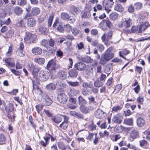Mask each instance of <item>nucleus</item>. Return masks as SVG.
Wrapping results in <instances>:
<instances>
[{
  "mask_svg": "<svg viewBox=\"0 0 150 150\" xmlns=\"http://www.w3.org/2000/svg\"><path fill=\"white\" fill-rule=\"evenodd\" d=\"M86 67L85 64L82 62H78L75 65V67L79 71L84 70L85 69Z\"/></svg>",
  "mask_w": 150,
  "mask_h": 150,
  "instance_id": "12",
  "label": "nucleus"
},
{
  "mask_svg": "<svg viewBox=\"0 0 150 150\" xmlns=\"http://www.w3.org/2000/svg\"><path fill=\"white\" fill-rule=\"evenodd\" d=\"M112 69V64H107L106 66L104 71L108 74V76L109 75V72Z\"/></svg>",
  "mask_w": 150,
  "mask_h": 150,
  "instance_id": "26",
  "label": "nucleus"
},
{
  "mask_svg": "<svg viewBox=\"0 0 150 150\" xmlns=\"http://www.w3.org/2000/svg\"><path fill=\"white\" fill-rule=\"evenodd\" d=\"M80 32V30L77 28H74L72 30V32L75 35H78Z\"/></svg>",
  "mask_w": 150,
  "mask_h": 150,
  "instance_id": "47",
  "label": "nucleus"
},
{
  "mask_svg": "<svg viewBox=\"0 0 150 150\" xmlns=\"http://www.w3.org/2000/svg\"><path fill=\"white\" fill-rule=\"evenodd\" d=\"M33 93L41 94L42 92L41 90L39 88L38 86L35 84V82L33 81Z\"/></svg>",
  "mask_w": 150,
  "mask_h": 150,
  "instance_id": "17",
  "label": "nucleus"
},
{
  "mask_svg": "<svg viewBox=\"0 0 150 150\" xmlns=\"http://www.w3.org/2000/svg\"><path fill=\"white\" fill-rule=\"evenodd\" d=\"M58 148L62 150H65L66 149V147L64 144L61 142H59L57 143Z\"/></svg>",
  "mask_w": 150,
  "mask_h": 150,
  "instance_id": "43",
  "label": "nucleus"
},
{
  "mask_svg": "<svg viewBox=\"0 0 150 150\" xmlns=\"http://www.w3.org/2000/svg\"><path fill=\"white\" fill-rule=\"evenodd\" d=\"M39 98L38 100L39 101L42 100V98L44 100L46 103V105L47 106H50L52 103V101L51 99L49 97L47 94H39Z\"/></svg>",
  "mask_w": 150,
  "mask_h": 150,
  "instance_id": "6",
  "label": "nucleus"
},
{
  "mask_svg": "<svg viewBox=\"0 0 150 150\" xmlns=\"http://www.w3.org/2000/svg\"><path fill=\"white\" fill-rule=\"evenodd\" d=\"M39 32L41 34L46 35L48 32V30L47 28L41 26L39 29Z\"/></svg>",
  "mask_w": 150,
  "mask_h": 150,
  "instance_id": "34",
  "label": "nucleus"
},
{
  "mask_svg": "<svg viewBox=\"0 0 150 150\" xmlns=\"http://www.w3.org/2000/svg\"><path fill=\"white\" fill-rule=\"evenodd\" d=\"M113 79L112 78H110L106 83V85L108 86H110L113 82Z\"/></svg>",
  "mask_w": 150,
  "mask_h": 150,
  "instance_id": "63",
  "label": "nucleus"
},
{
  "mask_svg": "<svg viewBox=\"0 0 150 150\" xmlns=\"http://www.w3.org/2000/svg\"><path fill=\"white\" fill-rule=\"evenodd\" d=\"M93 134L89 133L87 137L86 136V139L88 140L91 141V140L93 139Z\"/></svg>",
  "mask_w": 150,
  "mask_h": 150,
  "instance_id": "62",
  "label": "nucleus"
},
{
  "mask_svg": "<svg viewBox=\"0 0 150 150\" xmlns=\"http://www.w3.org/2000/svg\"><path fill=\"white\" fill-rule=\"evenodd\" d=\"M137 123L138 126L139 127H142L145 124L144 120L142 118L139 117L137 120Z\"/></svg>",
  "mask_w": 150,
  "mask_h": 150,
  "instance_id": "25",
  "label": "nucleus"
},
{
  "mask_svg": "<svg viewBox=\"0 0 150 150\" xmlns=\"http://www.w3.org/2000/svg\"><path fill=\"white\" fill-rule=\"evenodd\" d=\"M114 10L118 12L121 13L124 11L123 7L119 4H117L114 6Z\"/></svg>",
  "mask_w": 150,
  "mask_h": 150,
  "instance_id": "19",
  "label": "nucleus"
},
{
  "mask_svg": "<svg viewBox=\"0 0 150 150\" xmlns=\"http://www.w3.org/2000/svg\"><path fill=\"white\" fill-rule=\"evenodd\" d=\"M69 15L66 13L63 12L61 13V17L62 19L64 20H67L69 18Z\"/></svg>",
  "mask_w": 150,
  "mask_h": 150,
  "instance_id": "33",
  "label": "nucleus"
},
{
  "mask_svg": "<svg viewBox=\"0 0 150 150\" xmlns=\"http://www.w3.org/2000/svg\"><path fill=\"white\" fill-rule=\"evenodd\" d=\"M122 108V107L119 106L114 107L112 108V112H117L118 110H121Z\"/></svg>",
  "mask_w": 150,
  "mask_h": 150,
  "instance_id": "58",
  "label": "nucleus"
},
{
  "mask_svg": "<svg viewBox=\"0 0 150 150\" xmlns=\"http://www.w3.org/2000/svg\"><path fill=\"white\" fill-rule=\"evenodd\" d=\"M14 11L16 15L19 16L23 13V10L19 6H16L14 9Z\"/></svg>",
  "mask_w": 150,
  "mask_h": 150,
  "instance_id": "22",
  "label": "nucleus"
},
{
  "mask_svg": "<svg viewBox=\"0 0 150 150\" xmlns=\"http://www.w3.org/2000/svg\"><path fill=\"white\" fill-rule=\"evenodd\" d=\"M14 108L13 104L9 103L7 106L5 107V110L9 113V112H12L13 111Z\"/></svg>",
  "mask_w": 150,
  "mask_h": 150,
  "instance_id": "27",
  "label": "nucleus"
},
{
  "mask_svg": "<svg viewBox=\"0 0 150 150\" xmlns=\"http://www.w3.org/2000/svg\"><path fill=\"white\" fill-rule=\"evenodd\" d=\"M58 101L61 103H64L67 100V97L66 94H58L57 97Z\"/></svg>",
  "mask_w": 150,
  "mask_h": 150,
  "instance_id": "11",
  "label": "nucleus"
},
{
  "mask_svg": "<svg viewBox=\"0 0 150 150\" xmlns=\"http://www.w3.org/2000/svg\"><path fill=\"white\" fill-rule=\"evenodd\" d=\"M124 123L128 125H132L133 124V119L132 118H128L125 120Z\"/></svg>",
  "mask_w": 150,
  "mask_h": 150,
  "instance_id": "35",
  "label": "nucleus"
},
{
  "mask_svg": "<svg viewBox=\"0 0 150 150\" xmlns=\"http://www.w3.org/2000/svg\"><path fill=\"white\" fill-rule=\"evenodd\" d=\"M17 25L18 26L23 27L25 26V23L23 20H21L17 23Z\"/></svg>",
  "mask_w": 150,
  "mask_h": 150,
  "instance_id": "60",
  "label": "nucleus"
},
{
  "mask_svg": "<svg viewBox=\"0 0 150 150\" xmlns=\"http://www.w3.org/2000/svg\"><path fill=\"white\" fill-rule=\"evenodd\" d=\"M130 137L133 140L139 137V132L136 127H132L130 130Z\"/></svg>",
  "mask_w": 150,
  "mask_h": 150,
  "instance_id": "8",
  "label": "nucleus"
},
{
  "mask_svg": "<svg viewBox=\"0 0 150 150\" xmlns=\"http://www.w3.org/2000/svg\"><path fill=\"white\" fill-rule=\"evenodd\" d=\"M113 33L112 31H109L107 35L106 40H110L112 36Z\"/></svg>",
  "mask_w": 150,
  "mask_h": 150,
  "instance_id": "55",
  "label": "nucleus"
},
{
  "mask_svg": "<svg viewBox=\"0 0 150 150\" xmlns=\"http://www.w3.org/2000/svg\"><path fill=\"white\" fill-rule=\"evenodd\" d=\"M112 48L110 47L106 50L102 55L100 59L99 63L102 65H104L106 63L114 57V54L112 52Z\"/></svg>",
  "mask_w": 150,
  "mask_h": 150,
  "instance_id": "1",
  "label": "nucleus"
},
{
  "mask_svg": "<svg viewBox=\"0 0 150 150\" xmlns=\"http://www.w3.org/2000/svg\"><path fill=\"white\" fill-rule=\"evenodd\" d=\"M103 85V83L100 80L96 81L94 82V85L96 87H99Z\"/></svg>",
  "mask_w": 150,
  "mask_h": 150,
  "instance_id": "45",
  "label": "nucleus"
},
{
  "mask_svg": "<svg viewBox=\"0 0 150 150\" xmlns=\"http://www.w3.org/2000/svg\"><path fill=\"white\" fill-rule=\"evenodd\" d=\"M13 50V45H11L8 48V51L6 54V55L7 57L10 56L12 53Z\"/></svg>",
  "mask_w": 150,
  "mask_h": 150,
  "instance_id": "38",
  "label": "nucleus"
},
{
  "mask_svg": "<svg viewBox=\"0 0 150 150\" xmlns=\"http://www.w3.org/2000/svg\"><path fill=\"white\" fill-rule=\"evenodd\" d=\"M43 105H38L35 106V108L38 113H39L43 108Z\"/></svg>",
  "mask_w": 150,
  "mask_h": 150,
  "instance_id": "48",
  "label": "nucleus"
},
{
  "mask_svg": "<svg viewBox=\"0 0 150 150\" xmlns=\"http://www.w3.org/2000/svg\"><path fill=\"white\" fill-rule=\"evenodd\" d=\"M50 74L48 72L46 71H41L39 74V79L42 81H46L49 78Z\"/></svg>",
  "mask_w": 150,
  "mask_h": 150,
  "instance_id": "4",
  "label": "nucleus"
},
{
  "mask_svg": "<svg viewBox=\"0 0 150 150\" xmlns=\"http://www.w3.org/2000/svg\"><path fill=\"white\" fill-rule=\"evenodd\" d=\"M134 6L137 9H139L142 8V4L141 3L138 2L135 4Z\"/></svg>",
  "mask_w": 150,
  "mask_h": 150,
  "instance_id": "56",
  "label": "nucleus"
},
{
  "mask_svg": "<svg viewBox=\"0 0 150 150\" xmlns=\"http://www.w3.org/2000/svg\"><path fill=\"white\" fill-rule=\"evenodd\" d=\"M79 104L81 106V105H84L86 104L87 102L86 100L82 98L81 96L79 97L78 98Z\"/></svg>",
  "mask_w": 150,
  "mask_h": 150,
  "instance_id": "36",
  "label": "nucleus"
},
{
  "mask_svg": "<svg viewBox=\"0 0 150 150\" xmlns=\"http://www.w3.org/2000/svg\"><path fill=\"white\" fill-rule=\"evenodd\" d=\"M76 19L75 15L73 14L72 16H69V18L68 19V21L71 22V23H73L74 22Z\"/></svg>",
  "mask_w": 150,
  "mask_h": 150,
  "instance_id": "50",
  "label": "nucleus"
},
{
  "mask_svg": "<svg viewBox=\"0 0 150 150\" xmlns=\"http://www.w3.org/2000/svg\"><path fill=\"white\" fill-rule=\"evenodd\" d=\"M52 27L58 32L60 33H63L64 32V29L62 24L59 23L58 19H56L53 24Z\"/></svg>",
  "mask_w": 150,
  "mask_h": 150,
  "instance_id": "5",
  "label": "nucleus"
},
{
  "mask_svg": "<svg viewBox=\"0 0 150 150\" xmlns=\"http://www.w3.org/2000/svg\"><path fill=\"white\" fill-rule=\"evenodd\" d=\"M27 3L26 0H18V4L20 6H23Z\"/></svg>",
  "mask_w": 150,
  "mask_h": 150,
  "instance_id": "54",
  "label": "nucleus"
},
{
  "mask_svg": "<svg viewBox=\"0 0 150 150\" xmlns=\"http://www.w3.org/2000/svg\"><path fill=\"white\" fill-rule=\"evenodd\" d=\"M104 23H105L106 25L109 28H110L112 25V23L110 21L108 18L104 19L103 20Z\"/></svg>",
  "mask_w": 150,
  "mask_h": 150,
  "instance_id": "28",
  "label": "nucleus"
},
{
  "mask_svg": "<svg viewBox=\"0 0 150 150\" xmlns=\"http://www.w3.org/2000/svg\"><path fill=\"white\" fill-rule=\"evenodd\" d=\"M51 119L53 121L57 124L60 122L62 120L61 117L57 115L52 116Z\"/></svg>",
  "mask_w": 150,
  "mask_h": 150,
  "instance_id": "23",
  "label": "nucleus"
},
{
  "mask_svg": "<svg viewBox=\"0 0 150 150\" xmlns=\"http://www.w3.org/2000/svg\"><path fill=\"white\" fill-rule=\"evenodd\" d=\"M36 37L37 36L35 35L32 34L30 33H26L24 40L25 41H29L30 42H33Z\"/></svg>",
  "mask_w": 150,
  "mask_h": 150,
  "instance_id": "7",
  "label": "nucleus"
},
{
  "mask_svg": "<svg viewBox=\"0 0 150 150\" xmlns=\"http://www.w3.org/2000/svg\"><path fill=\"white\" fill-rule=\"evenodd\" d=\"M124 112L125 116H129L132 114V113L131 112L130 110L129 109L127 110L126 111H124Z\"/></svg>",
  "mask_w": 150,
  "mask_h": 150,
  "instance_id": "61",
  "label": "nucleus"
},
{
  "mask_svg": "<svg viewBox=\"0 0 150 150\" xmlns=\"http://www.w3.org/2000/svg\"><path fill=\"white\" fill-rule=\"evenodd\" d=\"M104 112L101 109H99L95 113V116L96 118L100 119L103 116Z\"/></svg>",
  "mask_w": 150,
  "mask_h": 150,
  "instance_id": "20",
  "label": "nucleus"
},
{
  "mask_svg": "<svg viewBox=\"0 0 150 150\" xmlns=\"http://www.w3.org/2000/svg\"><path fill=\"white\" fill-rule=\"evenodd\" d=\"M119 25L121 27L128 28L130 26L132 20L130 18L125 19Z\"/></svg>",
  "mask_w": 150,
  "mask_h": 150,
  "instance_id": "9",
  "label": "nucleus"
},
{
  "mask_svg": "<svg viewBox=\"0 0 150 150\" xmlns=\"http://www.w3.org/2000/svg\"><path fill=\"white\" fill-rule=\"evenodd\" d=\"M53 18L54 15L53 13L51 14V15L49 18L48 22V26L49 27L51 26Z\"/></svg>",
  "mask_w": 150,
  "mask_h": 150,
  "instance_id": "44",
  "label": "nucleus"
},
{
  "mask_svg": "<svg viewBox=\"0 0 150 150\" xmlns=\"http://www.w3.org/2000/svg\"><path fill=\"white\" fill-rule=\"evenodd\" d=\"M16 53L18 55L21 57H23L24 55V52L23 50H18Z\"/></svg>",
  "mask_w": 150,
  "mask_h": 150,
  "instance_id": "51",
  "label": "nucleus"
},
{
  "mask_svg": "<svg viewBox=\"0 0 150 150\" xmlns=\"http://www.w3.org/2000/svg\"><path fill=\"white\" fill-rule=\"evenodd\" d=\"M44 111L46 115L48 117H51L53 115V114L49 110L44 109Z\"/></svg>",
  "mask_w": 150,
  "mask_h": 150,
  "instance_id": "59",
  "label": "nucleus"
},
{
  "mask_svg": "<svg viewBox=\"0 0 150 150\" xmlns=\"http://www.w3.org/2000/svg\"><path fill=\"white\" fill-rule=\"evenodd\" d=\"M80 110L81 112L84 114L87 113L89 111V109L88 108L84 105L80 106Z\"/></svg>",
  "mask_w": 150,
  "mask_h": 150,
  "instance_id": "21",
  "label": "nucleus"
},
{
  "mask_svg": "<svg viewBox=\"0 0 150 150\" xmlns=\"http://www.w3.org/2000/svg\"><path fill=\"white\" fill-rule=\"evenodd\" d=\"M69 76L72 78H76L78 75L77 70L75 69H71L68 72Z\"/></svg>",
  "mask_w": 150,
  "mask_h": 150,
  "instance_id": "13",
  "label": "nucleus"
},
{
  "mask_svg": "<svg viewBox=\"0 0 150 150\" xmlns=\"http://www.w3.org/2000/svg\"><path fill=\"white\" fill-rule=\"evenodd\" d=\"M68 123L63 122L59 125V127L63 129L66 130L68 127Z\"/></svg>",
  "mask_w": 150,
  "mask_h": 150,
  "instance_id": "39",
  "label": "nucleus"
},
{
  "mask_svg": "<svg viewBox=\"0 0 150 150\" xmlns=\"http://www.w3.org/2000/svg\"><path fill=\"white\" fill-rule=\"evenodd\" d=\"M118 14L116 12L111 13L109 15L110 18L112 20L115 21L118 17Z\"/></svg>",
  "mask_w": 150,
  "mask_h": 150,
  "instance_id": "32",
  "label": "nucleus"
},
{
  "mask_svg": "<svg viewBox=\"0 0 150 150\" xmlns=\"http://www.w3.org/2000/svg\"><path fill=\"white\" fill-rule=\"evenodd\" d=\"M10 23V18H8L7 19L4 20L2 18L1 19V25L4 24L6 25L9 24Z\"/></svg>",
  "mask_w": 150,
  "mask_h": 150,
  "instance_id": "41",
  "label": "nucleus"
},
{
  "mask_svg": "<svg viewBox=\"0 0 150 150\" xmlns=\"http://www.w3.org/2000/svg\"><path fill=\"white\" fill-rule=\"evenodd\" d=\"M31 67L32 68H33L32 72V74L33 75H34V73H38L40 69V67L36 66H34L33 64L31 65Z\"/></svg>",
  "mask_w": 150,
  "mask_h": 150,
  "instance_id": "31",
  "label": "nucleus"
},
{
  "mask_svg": "<svg viewBox=\"0 0 150 150\" xmlns=\"http://www.w3.org/2000/svg\"><path fill=\"white\" fill-rule=\"evenodd\" d=\"M140 146L141 147H144L146 146L147 144V142L144 139H142L139 141Z\"/></svg>",
  "mask_w": 150,
  "mask_h": 150,
  "instance_id": "46",
  "label": "nucleus"
},
{
  "mask_svg": "<svg viewBox=\"0 0 150 150\" xmlns=\"http://www.w3.org/2000/svg\"><path fill=\"white\" fill-rule=\"evenodd\" d=\"M6 140V138L2 134H0V144H5Z\"/></svg>",
  "mask_w": 150,
  "mask_h": 150,
  "instance_id": "40",
  "label": "nucleus"
},
{
  "mask_svg": "<svg viewBox=\"0 0 150 150\" xmlns=\"http://www.w3.org/2000/svg\"><path fill=\"white\" fill-rule=\"evenodd\" d=\"M67 72L63 71H59L58 73V77L61 79H64L67 77Z\"/></svg>",
  "mask_w": 150,
  "mask_h": 150,
  "instance_id": "18",
  "label": "nucleus"
},
{
  "mask_svg": "<svg viewBox=\"0 0 150 150\" xmlns=\"http://www.w3.org/2000/svg\"><path fill=\"white\" fill-rule=\"evenodd\" d=\"M46 88L49 91H52L55 88V85L52 83H50L46 86Z\"/></svg>",
  "mask_w": 150,
  "mask_h": 150,
  "instance_id": "37",
  "label": "nucleus"
},
{
  "mask_svg": "<svg viewBox=\"0 0 150 150\" xmlns=\"http://www.w3.org/2000/svg\"><path fill=\"white\" fill-rule=\"evenodd\" d=\"M31 15L30 14H27L24 18L27 20V25L30 27H33L35 26L36 24V22L35 20L33 18H30Z\"/></svg>",
  "mask_w": 150,
  "mask_h": 150,
  "instance_id": "3",
  "label": "nucleus"
},
{
  "mask_svg": "<svg viewBox=\"0 0 150 150\" xmlns=\"http://www.w3.org/2000/svg\"><path fill=\"white\" fill-rule=\"evenodd\" d=\"M149 25V23L147 22H145L144 23H142L140 25L139 28V32L142 33L143 31H144L147 27Z\"/></svg>",
  "mask_w": 150,
  "mask_h": 150,
  "instance_id": "16",
  "label": "nucleus"
},
{
  "mask_svg": "<svg viewBox=\"0 0 150 150\" xmlns=\"http://www.w3.org/2000/svg\"><path fill=\"white\" fill-rule=\"evenodd\" d=\"M35 62H37L40 64H42L45 62V59L43 58H37L34 59Z\"/></svg>",
  "mask_w": 150,
  "mask_h": 150,
  "instance_id": "29",
  "label": "nucleus"
},
{
  "mask_svg": "<svg viewBox=\"0 0 150 150\" xmlns=\"http://www.w3.org/2000/svg\"><path fill=\"white\" fill-rule=\"evenodd\" d=\"M67 83H68L69 85L73 87L78 86L79 85V82H73L71 81H67Z\"/></svg>",
  "mask_w": 150,
  "mask_h": 150,
  "instance_id": "42",
  "label": "nucleus"
},
{
  "mask_svg": "<svg viewBox=\"0 0 150 150\" xmlns=\"http://www.w3.org/2000/svg\"><path fill=\"white\" fill-rule=\"evenodd\" d=\"M97 48L99 51L101 52L104 50L105 47L103 45L99 44L97 45Z\"/></svg>",
  "mask_w": 150,
  "mask_h": 150,
  "instance_id": "53",
  "label": "nucleus"
},
{
  "mask_svg": "<svg viewBox=\"0 0 150 150\" xmlns=\"http://www.w3.org/2000/svg\"><path fill=\"white\" fill-rule=\"evenodd\" d=\"M59 67L57 64L53 60L49 61L47 66V69L50 72H56V69Z\"/></svg>",
  "mask_w": 150,
  "mask_h": 150,
  "instance_id": "2",
  "label": "nucleus"
},
{
  "mask_svg": "<svg viewBox=\"0 0 150 150\" xmlns=\"http://www.w3.org/2000/svg\"><path fill=\"white\" fill-rule=\"evenodd\" d=\"M50 134H46L45 136L44 137L43 139H45L46 142L48 143V142L50 139Z\"/></svg>",
  "mask_w": 150,
  "mask_h": 150,
  "instance_id": "57",
  "label": "nucleus"
},
{
  "mask_svg": "<svg viewBox=\"0 0 150 150\" xmlns=\"http://www.w3.org/2000/svg\"><path fill=\"white\" fill-rule=\"evenodd\" d=\"M122 88V85L121 84H119L117 85L115 87V91H116V93H118Z\"/></svg>",
  "mask_w": 150,
  "mask_h": 150,
  "instance_id": "49",
  "label": "nucleus"
},
{
  "mask_svg": "<svg viewBox=\"0 0 150 150\" xmlns=\"http://www.w3.org/2000/svg\"><path fill=\"white\" fill-rule=\"evenodd\" d=\"M82 60L87 63H91L92 62V59L89 57H86L83 58Z\"/></svg>",
  "mask_w": 150,
  "mask_h": 150,
  "instance_id": "52",
  "label": "nucleus"
},
{
  "mask_svg": "<svg viewBox=\"0 0 150 150\" xmlns=\"http://www.w3.org/2000/svg\"><path fill=\"white\" fill-rule=\"evenodd\" d=\"M39 8L37 7H33L31 11V14L33 16H35L38 15L40 12Z\"/></svg>",
  "mask_w": 150,
  "mask_h": 150,
  "instance_id": "24",
  "label": "nucleus"
},
{
  "mask_svg": "<svg viewBox=\"0 0 150 150\" xmlns=\"http://www.w3.org/2000/svg\"><path fill=\"white\" fill-rule=\"evenodd\" d=\"M130 53V52L127 49H125L122 51H120L119 52V54L120 57H122L124 59H125V58L124 57L123 55V54H124L125 55H127Z\"/></svg>",
  "mask_w": 150,
  "mask_h": 150,
  "instance_id": "30",
  "label": "nucleus"
},
{
  "mask_svg": "<svg viewBox=\"0 0 150 150\" xmlns=\"http://www.w3.org/2000/svg\"><path fill=\"white\" fill-rule=\"evenodd\" d=\"M146 134V138L150 139V129H148L145 131Z\"/></svg>",
  "mask_w": 150,
  "mask_h": 150,
  "instance_id": "64",
  "label": "nucleus"
},
{
  "mask_svg": "<svg viewBox=\"0 0 150 150\" xmlns=\"http://www.w3.org/2000/svg\"><path fill=\"white\" fill-rule=\"evenodd\" d=\"M32 52L35 55H39L42 53V50L40 47H35L32 48Z\"/></svg>",
  "mask_w": 150,
  "mask_h": 150,
  "instance_id": "15",
  "label": "nucleus"
},
{
  "mask_svg": "<svg viewBox=\"0 0 150 150\" xmlns=\"http://www.w3.org/2000/svg\"><path fill=\"white\" fill-rule=\"evenodd\" d=\"M5 61L8 67H14L15 65V64L14 61V59L13 58H7L5 59Z\"/></svg>",
  "mask_w": 150,
  "mask_h": 150,
  "instance_id": "14",
  "label": "nucleus"
},
{
  "mask_svg": "<svg viewBox=\"0 0 150 150\" xmlns=\"http://www.w3.org/2000/svg\"><path fill=\"white\" fill-rule=\"evenodd\" d=\"M122 116L119 114L114 115L112 119V121L115 123L120 124L122 122Z\"/></svg>",
  "mask_w": 150,
  "mask_h": 150,
  "instance_id": "10",
  "label": "nucleus"
}]
</instances>
